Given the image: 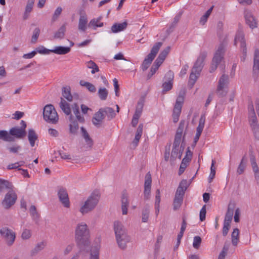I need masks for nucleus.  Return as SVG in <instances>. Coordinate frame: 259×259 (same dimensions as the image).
I'll return each instance as SVG.
<instances>
[{
	"label": "nucleus",
	"instance_id": "obj_1",
	"mask_svg": "<svg viewBox=\"0 0 259 259\" xmlns=\"http://www.w3.org/2000/svg\"><path fill=\"white\" fill-rule=\"evenodd\" d=\"M89 230L84 223L78 224L75 231V239L77 246L81 251L84 250L90 244Z\"/></svg>",
	"mask_w": 259,
	"mask_h": 259
},
{
	"label": "nucleus",
	"instance_id": "obj_2",
	"mask_svg": "<svg viewBox=\"0 0 259 259\" xmlns=\"http://www.w3.org/2000/svg\"><path fill=\"white\" fill-rule=\"evenodd\" d=\"M114 230L116 240L118 247L121 249L126 248V244L131 240L130 236L127 234V230L120 222L115 221Z\"/></svg>",
	"mask_w": 259,
	"mask_h": 259
},
{
	"label": "nucleus",
	"instance_id": "obj_3",
	"mask_svg": "<svg viewBox=\"0 0 259 259\" xmlns=\"http://www.w3.org/2000/svg\"><path fill=\"white\" fill-rule=\"evenodd\" d=\"M59 106L63 112L67 115H69V120L70 122L69 124V131L72 134H76L79 128L78 121L76 120L74 116L71 113L70 104L68 103L63 98H61V101Z\"/></svg>",
	"mask_w": 259,
	"mask_h": 259
},
{
	"label": "nucleus",
	"instance_id": "obj_4",
	"mask_svg": "<svg viewBox=\"0 0 259 259\" xmlns=\"http://www.w3.org/2000/svg\"><path fill=\"white\" fill-rule=\"evenodd\" d=\"M100 194L98 191L93 192L80 208V212L83 214L93 210L99 201Z\"/></svg>",
	"mask_w": 259,
	"mask_h": 259
},
{
	"label": "nucleus",
	"instance_id": "obj_5",
	"mask_svg": "<svg viewBox=\"0 0 259 259\" xmlns=\"http://www.w3.org/2000/svg\"><path fill=\"white\" fill-rule=\"evenodd\" d=\"M43 116L48 122L56 124L58 121V114L52 104L47 105L44 108Z\"/></svg>",
	"mask_w": 259,
	"mask_h": 259
},
{
	"label": "nucleus",
	"instance_id": "obj_6",
	"mask_svg": "<svg viewBox=\"0 0 259 259\" xmlns=\"http://www.w3.org/2000/svg\"><path fill=\"white\" fill-rule=\"evenodd\" d=\"M162 45V42H158L153 46L150 53L146 57L142 64L141 67L143 71L146 70L149 68Z\"/></svg>",
	"mask_w": 259,
	"mask_h": 259
},
{
	"label": "nucleus",
	"instance_id": "obj_7",
	"mask_svg": "<svg viewBox=\"0 0 259 259\" xmlns=\"http://www.w3.org/2000/svg\"><path fill=\"white\" fill-rule=\"evenodd\" d=\"M185 135V134H184L183 136V141L180 148L179 146L181 142L174 141L171 153V161H175L177 157H178L179 159L181 158L185 148V143L184 142Z\"/></svg>",
	"mask_w": 259,
	"mask_h": 259
},
{
	"label": "nucleus",
	"instance_id": "obj_8",
	"mask_svg": "<svg viewBox=\"0 0 259 259\" xmlns=\"http://www.w3.org/2000/svg\"><path fill=\"white\" fill-rule=\"evenodd\" d=\"M0 235L8 246H11L14 243L16 238L15 233L8 227H2L0 229Z\"/></svg>",
	"mask_w": 259,
	"mask_h": 259
},
{
	"label": "nucleus",
	"instance_id": "obj_9",
	"mask_svg": "<svg viewBox=\"0 0 259 259\" xmlns=\"http://www.w3.org/2000/svg\"><path fill=\"white\" fill-rule=\"evenodd\" d=\"M17 199L15 192L12 189H9L2 202V205L5 209H8L15 203Z\"/></svg>",
	"mask_w": 259,
	"mask_h": 259
},
{
	"label": "nucleus",
	"instance_id": "obj_10",
	"mask_svg": "<svg viewBox=\"0 0 259 259\" xmlns=\"http://www.w3.org/2000/svg\"><path fill=\"white\" fill-rule=\"evenodd\" d=\"M240 43V51L242 52L243 56L241 57L242 61H244L246 57L247 49L246 42L244 39L243 32L239 30L237 31L234 39V45L236 46L237 43Z\"/></svg>",
	"mask_w": 259,
	"mask_h": 259
},
{
	"label": "nucleus",
	"instance_id": "obj_11",
	"mask_svg": "<svg viewBox=\"0 0 259 259\" xmlns=\"http://www.w3.org/2000/svg\"><path fill=\"white\" fill-rule=\"evenodd\" d=\"M184 101V97L183 95L180 94L177 99L173 110L172 118L173 121L175 123L177 122L179 119Z\"/></svg>",
	"mask_w": 259,
	"mask_h": 259
},
{
	"label": "nucleus",
	"instance_id": "obj_12",
	"mask_svg": "<svg viewBox=\"0 0 259 259\" xmlns=\"http://www.w3.org/2000/svg\"><path fill=\"white\" fill-rule=\"evenodd\" d=\"M227 45V42L225 39L219 45L218 48L213 57L212 60L213 62L218 64L220 63L222 59L224 58Z\"/></svg>",
	"mask_w": 259,
	"mask_h": 259
},
{
	"label": "nucleus",
	"instance_id": "obj_13",
	"mask_svg": "<svg viewBox=\"0 0 259 259\" xmlns=\"http://www.w3.org/2000/svg\"><path fill=\"white\" fill-rule=\"evenodd\" d=\"M207 55V52H201L199 57L197 58L196 62L194 64V66L192 70H194V71L197 72L198 75L200 74V72L201 71L204 67V61L206 59Z\"/></svg>",
	"mask_w": 259,
	"mask_h": 259
},
{
	"label": "nucleus",
	"instance_id": "obj_14",
	"mask_svg": "<svg viewBox=\"0 0 259 259\" xmlns=\"http://www.w3.org/2000/svg\"><path fill=\"white\" fill-rule=\"evenodd\" d=\"M57 195L62 205L65 207L69 208L70 207V201L66 188L62 187H59L58 188Z\"/></svg>",
	"mask_w": 259,
	"mask_h": 259
},
{
	"label": "nucleus",
	"instance_id": "obj_15",
	"mask_svg": "<svg viewBox=\"0 0 259 259\" xmlns=\"http://www.w3.org/2000/svg\"><path fill=\"white\" fill-rule=\"evenodd\" d=\"M152 178L150 172H147L145 177L144 197L145 200H149L151 195Z\"/></svg>",
	"mask_w": 259,
	"mask_h": 259
},
{
	"label": "nucleus",
	"instance_id": "obj_16",
	"mask_svg": "<svg viewBox=\"0 0 259 259\" xmlns=\"http://www.w3.org/2000/svg\"><path fill=\"white\" fill-rule=\"evenodd\" d=\"M249 123L254 138L259 140V124L255 114L253 113V116H249Z\"/></svg>",
	"mask_w": 259,
	"mask_h": 259
},
{
	"label": "nucleus",
	"instance_id": "obj_17",
	"mask_svg": "<svg viewBox=\"0 0 259 259\" xmlns=\"http://www.w3.org/2000/svg\"><path fill=\"white\" fill-rule=\"evenodd\" d=\"M174 77V74L171 70L168 71L165 74V77L167 78V81L164 82L162 85L163 93L169 91L172 89Z\"/></svg>",
	"mask_w": 259,
	"mask_h": 259
},
{
	"label": "nucleus",
	"instance_id": "obj_18",
	"mask_svg": "<svg viewBox=\"0 0 259 259\" xmlns=\"http://www.w3.org/2000/svg\"><path fill=\"white\" fill-rule=\"evenodd\" d=\"M9 134L12 138L13 141L12 142H14L15 138L22 139L24 138L26 135V132L22 131L18 126H15L10 130Z\"/></svg>",
	"mask_w": 259,
	"mask_h": 259
},
{
	"label": "nucleus",
	"instance_id": "obj_19",
	"mask_svg": "<svg viewBox=\"0 0 259 259\" xmlns=\"http://www.w3.org/2000/svg\"><path fill=\"white\" fill-rule=\"evenodd\" d=\"M253 77L256 80L259 76V50L255 49L254 53Z\"/></svg>",
	"mask_w": 259,
	"mask_h": 259
},
{
	"label": "nucleus",
	"instance_id": "obj_20",
	"mask_svg": "<svg viewBox=\"0 0 259 259\" xmlns=\"http://www.w3.org/2000/svg\"><path fill=\"white\" fill-rule=\"evenodd\" d=\"M189 186V184L188 183L187 180L183 179L180 183L175 196L183 198L185 192Z\"/></svg>",
	"mask_w": 259,
	"mask_h": 259
},
{
	"label": "nucleus",
	"instance_id": "obj_21",
	"mask_svg": "<svg viewBox=\"0 0 259 259\" xmlns=\"http://www.w3.org/2000/svg\"><path fill=\"white\" fill-rule=\"evenodd\" d=\"M244 17L246 24L248 25L251 29H253L257 27V21L250 12L247 11H245Z\"/></svg>",
	"mask_w": 259,
	"mask_h": 259
},
{
	"label": "nucleus",
	"instance_id": "obj_22",
	"mask_svg": "<svg viewBox=\"0 0 259 259\" xmlns=\"http://www.w3.org/2000/svg\"><path fill=\"white\" fill-rule=\"evenodd\" d=\"M250 164L254 173V179L256 181H259V167L256 163L255 156L251 152L249 154Z\"/></svg>",
	"mask_w": 259,
	"mask_h": 259
},
{
	"label": "nucleus",
	"instance_id": "obj_23",
	"mask_svg": "<svg viewBox=\"0 0 259 259\" xmlns=\"http://www.w3.org/2000/svg\"><path fill=\"white\" fill-rule=\"evenodd\" d=\"M105 118V114H103L101 109H99L98 111L94 114V116L92 118V122L96 127L99 128L101 127Z\"/></svg>",
	"mask_w": 259,
	"mask_h": 259
},
{
	"label": "nucleus",
	"instance_id": "obj_24",
	"mask_svg": "<svg viewBox=\"0 0 259 259\" xmlns=\"http://www.w3.org/2000/svg\"><path fill=\"white\" fill-rule=\"evenodd\" d=\"M235 207V203L234 202H230L228 206L227 212L225 214L224 223L230 224Z\"/></svg>",
	"mask_w": 259,
	"mask_h": 259
},
{
	"label": "nucleus",
	"instance_id": "obj_25",
	"mask_svg": "<svg viewBox=\"0 0 259 259\" xmlns=\"http://www.w3.org/2000/svg\"><path fill=\"white\" fill-rule=\"evenodd\" d=\"M121 202L122 214H126L130 203L128 200V196L125 191H123L122 192Z\"/></svg>",
	"mask_w": 259,
	"mask_h": 259
},
{
	"label": "nucleus",
	"instance_id": "obj_26",
	"mask_svg": "<svg viewBox=\"0 0 259 259\" xmlns=\"http://www.w3.org/2000/svg\"><path fill=\"white\" fill-rule=\"evenodd\" d=\"M72 110L74 114L75 119L80 123H83L84 122V118L81 116L79 112V106L77 103H74L72 105Z\"/></svg>",
	"mask_w": 259,
	"mask_h": 259
},
{
	"label": "nucleus",
	"instance_id": "obj_27",
	"mask_svg": "<svg viewBox=\"0 0 259 259\" xmlns=\"http://www.w3.org/2000/svg\"><path fill=\"white\" fill-rule=\"evenodd\" d=\"M186 126V122L185 120H181L180 122L179 126L177 130V132L175 137L174 141L181 142L182 136L184 129Z\"/></svg>",
	"mask_w": 259,
	"mask_h": 259
},
{
	"label": "nucleus",
	"instance_id": "obj_28",
	"mask_svg": "<svg viewBox=\"0 0 259 259\" xmlns=\"http://www.w3.org/2000/svg\"><path fill=\"white\" fill-rule=\"evenodd\" d=\"M88 23V18L85 14L80 15L78 22V30L85 32L87 29V25Z\"/></svg>",
	"mask_w": 259,
	"mask_h": 259
},
{
	"label": "nucleus",
	"instance_id": "obj_29",
	"mask_svg": "<svg viewBox=\"0 0 259 259\" xmlns=\"http://www.w3.org/2000/svg\"><path fill=\"white\" fill-rule=\"evenodd\" d=\"M105 117L107 116L108 120H110L116 116V113L114 109L109 107H105L100 108Z\"/></svg>",
	"mask_w": 259,
	"mask_h": 259
},
{
	"label": "nucleus",
	"instance_id": "obj_30",
	"mask_svg": "<svg viewBox=\"0 0 259 259\" xmlns=\"http://www.w3.org/2000/svg\"><path fill=\"white\" fill-rule=\"evenodd\" d=\"M247 159L246 155H244L241 160V161L237 169V174L238 175H242L245 171L247 166Z\"/></svg>",
	"mask_w": 259,
	"mask_h": 259
},
{
	"label": "nucleus",
	"instance_id": "obj_31",
	"mask_svg": "<svg viewBox=\"0 0 259 259\" xmlns=\"http://www.w3.org/2000/svg\"><path fill=\"white\" fill-rule=\"evenodd\" d=\"M170 49V48L169 46L165 48L162 51L160 52V53L159 54V55H158V57L156 58L155 61L157 63H158V64H159L160 65H161V64L165 60L166 56L169 53Z\"/></svg>",
	"mask_w": 259,
	"mask_h": 259
},
{
	"label": "nucleus",
	"instance_id": "obj_32",
	"mask_svg": "<svg viewBox=\"0 0 259 259\" xmlns=\"http://www.w3.org/2000/svg\"><path fill=\"white\" fill-rule=\"evenodd\" d=\"M12 185L9 181L0 179V195L9 189H12Z\"/></svg>",
	"mask_w": 259,
	"mask_h": 259
},
{
	"label": "nucleus",
	"instance_id": "obj_33",
	"mask_svg": "<svg viewBox=\"0 0 259 259\" xmlns=\"http://www.w3.org/2000/svg\"><path fill=\"white\" fill-rule=\"evenodd\" d=\"M70 47L58 46L52 49V53L58 55H65L70 52Z\"/></svg>",
	"mask_w": 259,
	"mask_h": 259
},
{
	"label": "nucleus",
	"instance_id": "obj_34",
	"mask_svg": "<svg viewBox=\"0 0 259 259\" xmlns=\"http://www.w3.org/2000/svg\"><path fill=\"white\" fill-rule=\"evenodd\" d=\"M127 26V23L124 22L122 23H115L111 28V32L113 33H117L126 29Z\"/></svg>",
	"mask_w": 259,
	"mask_h": 259
},
{
	"label": "nucleus",
	"instance_id": "obj_35",
	"mask_svg": "<svg viewBox=\"0 0 259 259\" xmlns=\"http://www.w3.org/2000/svg\"><path fill=\"white\" fill-rule=\"evenodd\" d=\"M100 246L96 245L92 247L90 251V259H99Z\"/></svg>",
	"mask_w": 259,
	"mask_h": 259
},
{
	"label": "nucleus",
	"instance_id": "obj_36",
	"mask_svg": "<svg viewBox=\"0 0 259 259\" xmlns=\"http://www.w3.org/2000/svg\"><path fill=\"white\" fill-rule=\"evenodd\" d=\"M28 139L31 147L35 145V141L38 139V136L33 129H30L28 131Z\"/></svg>",
	"mask_w": 259,
	"mask_h": 259
},
{
	"label": "nucleus",
	"instance_id": "obj_37",
	"mask_svg": "<svg viewBox=\"0 0 259 259\" xmlns=\"http://www.w3.org/2000/svg\"><path fill=\"white\" fill-rule=\"evenodd\" d=\"M143 124L140 123L136 131L135 138L133 142L134 145L137 146L143 133Z\"/></svg>",
	"mask_w": 259,
	"mask_h": 259
},
{
	"label": "nucleus",
	"instance_id": "obj_38",
	"mask_svg": "<svg viewBox=\"0 0 259 259\" xmlns=\"http://www.w3.org/2000/svg\"><path fill=\"white\" fill-rule=\"evenodd\" d=\"M66 24L62 25L59 29L55 33L54 38L55 39H63L65 36L66 31Z\"/></svg>",
	"mask_w": 259,
	"mask_h": 259
},
{
	"label": "nucleus",
	"instance_id": "obj_39",
	"mask_svg": "<svg viewBox=\"0 0 259 259\" xmlns=\"http://www.w3.org/2000/svg\"><path fill=\"white\" fill-rule=\"evenodd\" d=\"M62 95L68 101L71 102L73 100V96L71 94L70 88L69 87L62 88Z\"/></svg>",
	"mask_w": 259,
	"mask_h": 259
},
{
	"label": "nucleus",
	"instance_id": "obj_40",
	"mask_svg": "<svg viewBox=\"0 0 259 259\" xmlns=\"http://www.w3.org/2000/svg\"><path fill=\"white\" fill-rule=\"evenodd\" d=\"M161 201L160 192L159 189H157L156 191L155 202V214L158 215L159 212L160 203Z\"/></svg>",
	"mask_w": 259,
	"mask_h": 259
},
{
	"label": "nucleus",
	"instance_id": "obj_41",
	"mask_svg": "<svg viewBox=\"0 0 259 259\" xmlns=\"http://www.w3.org/2000/svg\"><path fill=\"white\" fill-rule=\"evenodd\" d=\"M150 212V206L148 204H145L142 209V221L144 223L148 221Z\"/></svg>",
	"mask_w": 259,
	"mask_h": 259
},
{
	"label": "nucleus",
	"instance_id": "obj_42",
	"mask_svg": "<svg viewBox=\"0 0 259 259\" xmlns=\"http://www.w3.org/2000/svg\"><path fill=\"white\" fill-rule=\"evenodd\" d=\"M144 102H145L144 98V97L141 98L137 103L136 109L135 112L134 113V115H137L139 116H141V115L142 111H143L144 105Z\"/></svg>",
	"mask_w": 259,
	"mask_h": 259
},
{
	"label": "nucleus",
	"instance_id": "obj_43",
	"mask_svg": "<svg viewBox=\"0 0 259 259\" xmlns=\"http://www.w3.org/2000/svg\"><path fill=\"white\" fill-rule=\"evenodd\" d=\"M239 230L235 228L231 234V241L233 245L236 246L239 241Z\"/></svg>",
	"mask_w": 259,
	"mask_h": 259
},
{
	"label": "nucleus",
	"instance_id": "obj_44",
	"mask_svg": "<svg viewBox=\"0 0 259 259\" xmlns=\"http://www.w3.org/2000/svg\"><path fill=\"white\" fill-rule=\"evenodd\" d=\"M46 243L41 242L36 244L35 247L31 251L30 254L31 256L35 255L38 252L42 250L45 247Z\"/></svg>",
	"mask_w": 259,
	"mask_h": 259
},
{
	"label": "nucleus",
	"instance_id": "obj_45",
	"mask_svg": "<svg viewBox=\"0 0 259 259\" xmlns=\"http://www.w3.org/2000/svg\"><path fill=\"white\" fill-rule=\"evenodd\" d=\"M199 75L197 74V72L194 71V70H192L188 82V84L191 88H192L194 86Z\"/></svg>",
	"mask_w": 259,
	"mask_h": 259
},
{
	"label": "nucleus",
	"instance_id": "obj_46",
	"mask_svg": "<svg viewBox=\"0 0 259 259\" xmlns=\"http://www.w3.org/2000/svg\"><path fill=\"white\" fill-rule=\"evenodd\" d=\"M81 131L82 134V136L84 138L87 144L89 146V147H91L93 144L92 139L90 138L87 131L85 128H84L83 127H81Z\"/></svg>",
	"mask_w": 259,
	"mask_h": 259
},
{
	"label": "nucleus",
	"instance_id": "obj_47",
	"mask_svg": "<svg viewBox=\"0 0 259 259\" xmlns=\"http://www.w3.org/2000/svg\"><path fill=\"white\" fill-rule=\"evenodd\" d=\"M0 140L6 142H12L13 141L9 132L5 130H0Z\"/></svg>",
	"mask_w": 259,
	"mask_h": 259
},
{
	"label": "nucleus",
	"instance_id": "obj_48",
	"mask_svg": "<svg viewBox=\"0 0 259 259\" xmlns=\"http://www.w3.org/2000/svg\"><path fill=\"white\" fill-rule=\"evenodd\" d=\"M183 201V198L175 197L173 201V209L176 211L178 210L181 206Z\"/></svg>",
	"mask_w": 259,
	"mask_h": 259
},
{
	"label": "nucleus",
	"instance_id": "obj_49",
	"mask_svg": "<svg viewBox=\"0 0 259 259\" xmlns=\"http://www.w3.org/2000/svg\"><path fill=\"white\" fill-rule=\"evenodd\" d=\"M161 65L154 61L153 64L152 65L150 71L149 73L148 74L147 76V79H149L158 70V68L160 67Z\"/></svg>",
	"mask_w": 259,
	"mask_h": 259
},
{
	"label": "nucleus",
	"instance_id": "obj_50",
	"mask_svg": "<svg viewBox=\"0 0 259 259\" xmlns=\"http://www.w3.org/2000/svg\"><path fill=\"white\" fill-rule=\"evenodd\" d=\"M229 82L228 75L223 74L220 77L219 81V84L218 87H221L225 88V86L227 85Z\"/></svg>",
	"mask_w": 259,
	"mask_h": 259
},
{
	"label": "nucleus",
	"instance_id": "obj_51",
	"mask_svg": "<svg viewBox=\"0 0 259 259\" xmlns=\"http://www.w3.org/2000/svg\"><path fill=\"white\" fill-rule=\"evenodd\" d=\"M86 66L88 68L92 69L91 73L94 74L99 71V69L97 65L93 61L91 60L86 63Z\"/></svg>",
	"mask_w": 259,
	"mask_h": 259
},
{
	"label": "nucleus",
	"instance_id": "obj_52",
	"mask_svg": "<svg viewBox=\"0 0 259 259\" xmlns=\"http://www.w3.org/2000/svg\"><path fill=\"white\" fill-rule=\"evenodd\" d=\"M98 95L101 100H105L108 96V92L105 88H100L98 90Z\"/></svg>",
	"mask_w": 259,
	"mask_h": 259
},
{
	"label": "nucleus",
	"instance_id": "obj_53",
	"mask_svg": "<svg viewBox=\"0 0 259 259\" xmlns=\"http://www.w3.org/2000/svg\"><path fill=\"white\" fill-rule=\"evenodd\" d=\"M182 14H183V12H180L175 17V18L174 19V21L172 22V23L171 24V25H170V27L169 28V30H170L171 31L173 30V29L175 28V27H176V25L177 24V23H178V22L180 20Z\"/></svg>",
	"mask_w": 259,
	"mask_h": 259
},
{
	"label": "nucleus",
	"instance_id": "obj_54",
	"mask_svg": "<svg viewBox=\"0 0 259 259\" xmlns=\"http://www.w3.org/2000/svg\"><path fill=\"white\" fill-rule=\"evenodd\" d=\"M213 8V6H212L211 8H210L201 18L200 22L202 23V25H204L206 22L207 18L209 17L212 12Z\"/></svg>",
	"mask_w": 259,
	"mask_h": 259
},
{
	"label": "nucleus",
	"instance_id": "obj_55",
	"mask_svg": "<svg viewBox=\"0 0 259 259\" xmlns=\"http://www.w3.org/2000/svg\"><path fill=\"white\" fill-rule=\"evenodd\" d=\"M29 211L33 220H37L39 218V214L37 212L36 208L34 205H32L30 206Z\"/></svg>",
	"mask_w": 259,
	"mask_h": 259
},
{
	"label": "nucleus",
	"instance_id": "obj_56",
	"mask_svg": "<svg viewBox=\"0 0 259 259\" xmlns=\"http://www.w3.org/2000/svg\"><path fill=\"white\" fill-rule=\"evenodd\" d=\"M36 53L38 52L40 54H49L50 53H52V49L50 50L46 49L44 46H40L36 49Z\"/></svg>",
	"mask_w": 259,
	"mask_h": 259
},
{
	"label": "nucleus",
	"instance_id": "obj_57",
	"mask_svg": "<svg viewBox=\"0 0 259 259\" xmlns=\"http://www.w3.org/2000/svg\"><path fill=\"white\" fill-rule=\"evenodd\" d=\"M40 33V29L39 28H36L34 29L33 32V35L31 38V42L33 44L36 43L37 40L39 37Z\"/></svg>",
	"mask_w": 259,
	"mask_h": 259
},
{
	"label": "nucleus",
	"instance_id": "obj_58",
	"mask_svg": "<svg viewBox=\"0 0 259 259\" xmlns=\"http://www.w3.org/2000/svg\"><path fill=\"white\" fill-rule=\"evenodd\" d=\"M215 164V161L214 160H212L211 165L210 167V174L209 176V182L210 183L211 181L214 179L215 175V170L214 167V165Z\"/></svg>",
	"mask_w": 259,
	"mask_h": 259
},
{
	"label": "nucleus",
	"instance_id": "obj_59",
	"mask_svg": "<svg viewBox=\"0 0 259 259\" xmlns=\"http://www.w3.org/2000/svg\"><path fill=\"white\" fill-rule=\"evenodd\" d=\"M7 149L10 153H16L21 149V147L16 144L12 146H7Z\"/></svg>",
	"mask_w": 259,
	"mask_h": 259
},
{
	"label": "nucleus",
	"instance_id": "obj_60",
	"mask_svg": "<svg viewBox=\"0 0 259 259\" xmlns=\"http://www.w3.org/2000/svg\"><path fill=\"white\" fill-rule=\"evenodd\" d=\"M201 241L202 240L200 237L198 236H195L193 239V246L195 249H198L200 247Z\"/></svg>",
	"mask_w": 259,
	"mask_h": 259
},
{
	"label": "nucleus",
	"instance_id": "obj_61",
	"mask_svg": "<svg viewBox=\"0 0 259 259\" xmlns=\"http://www.w3.org/2000/svg\"><path fill=\"white\" fill-rule=\"evenodd\" d=\"M102 19V17H99V18L97 19H92L89 24V26H94V29H96V27H98V25L99 24V22L100 21V20Z\"/></svg>",
	"mask_w": 259,
	"mask_h": 259
},
{
	"label": "nucleus",
	"instance_id": "obj_62",
	"mask_svg": "<svg viewBox=\"0 0 259 259\" xmlns=\"http://www.w3.org/2000/svg\"><path fill=\"white\" fill-rule=\"evenodd\" d=\"M206 210V205H204L203 206L202 208L200 211L199 217L200 220L202 222L205 220Z\"/></svg>",
	"mask_w": 259,
	"mask_h": 259
},
{
	"label": "nucleus",
	"instance_id": "obj_63",
	"mask_svg": "<svg viewBox=\"0 0 259 259\" xmlns=\"http://www.w3.org/2000/svg\"><path fill=\"white\" fill-rule=\"evenodd\" d=\"M62 9L60 7H59L56 9L52 17L53 21H55L57 19V18L59 17L60 15L62 13Z\"/></svg>",
	"mask_w": 259,
	"mask_h": 259
},
{
	"label": "nucleus",
	"instance_id": "obj_64",
	"mask_svg": "<svg viewBox=\"0 0 259 259\" xmlns=\"http://www.w3.org/2000/svg\"><path fill=\"white\" fill-rule=\"evenodd\" d=\"M31 236V232L30 230L25 229L22 233L21 237L23 239H28Z\"/></svg>",
	"mask_w": 259,
	"mask_h": 259
}]
</instances>
